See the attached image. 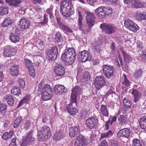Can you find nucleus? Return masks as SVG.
<instances>
[{
  "mask_svg": "<svg viewBox=\"0 0 146 146\" xmlns=\"http://www.w3.org/2000/svg\"><path fill=\"white\" fill-rule=\"evenodd\" d=\"M78 24L79 30L84 33L89 32L90 31V29L93 26L95 23V17L94 14L89 11H86V23L88 27V29H86L84 28V26L82 23L83 17L81 11L78 10Z\"/></svg>",
  "mask_w": 146,
  "mask_h": 146,
  "instance_id": "obj_1",
  "label": "nucleus"
},
{
  "mask_svg": "<svg viewBox=\"0 0 146 146\" xmlns=\"http://www.w3.org/2000/svg\"><path fill=\"white\" fill-rule=\"evenodd\" d=\"M60 4V11L63 16L67 18L73 14L74 9L71 0H62Z\"/></svg>",
  "mask_w": 146,
  "mask_h": 146,
  "instance_id": "obj_2",
  "label": "nucleus"
},
{
  "mask_svg": "<svg viewBox=\"0 0 146 146\" xmlns=\"http://www.w3.org/2000/svg\"><path fill=\"white\" fill-rule=\"evenodd\" d=\"M112 8L108 6H100L95 10L96 15L102 19L106 18L112 14Z\"/></svg>",
  "mask_w": 146,
  "mask_h": 146,
  "instance_id": "obj_3",
  "label": "nucleus"
},
{
  "mask_svg": "<svg viewBox=\"0 0 146 146\" xmlns=\"http://www.w3.org/2000/svg\"><path fill=\"white\" fill-rule=\"evenodd\" d=\"M35 140L34 131H30L27 132L25 136L23 137L21 146H27L33 143Z\"/></svg>",
  "mask_w": 146,
  "mask_h": 146,
  "instance_id": "obj_4",
  "label": "nucleus"
},
{
  "mask_svg": "<svg viewBox=\"0 0 146 146\" xmlns=\"http://www.w3.org/2000/svg\"><path fill=\"white\" fill-rule=\"evenodd\" d=\"M100 27L103 32L107 34L111 35L115 33L117 30V27L114 25L103 23L101 24Z\"/></svg>",
  "mask_w": 146,
  "mask_h": 146,
  "instance_id": "obj_5",
  "label": "nucleus"
},
{
  "mask_svg": "<svg viewBox=\"0 0 146 146\" xmlns=\"http://www.w3.org/2000/svg\"><path fill=\"white\" fill-rule=\"evenodd\" d=\"M102 70L100 71L108 79H110L113 74V67L108 64H104L102 66Z\"/></svg>",
  "mask_w": 146,
  "mask_h": 146,
  "instance_id": "obj_6",
  "label": "nucleus"
},
{
  "mask_svg": "<svg viewBox=\"0 0 146 146\" xmlns=\"http://www.w3.org/2000/svg\"><path fill=\"white\" fill-rule=\"evenodd\" d=\"M46 58L49 60H55L58 54V49L56 46H53L46 51Z\"/></svg>",
  "mask_w": 146,
  "mask_h": 146,
  "instance_id": "obj_7",
  "label": "nucleus"
},
{
  "mask_svg": "<svg viewBox=\"0 0 146 146\" xmlns=\"http://www.w3.org/2000/svg\"><path fill=\"white\" fill-rule=\"evenodd\" d=\"M12 28L13 30L11 33L10 39L12 42L16 43L18 42L20 40L19 31L15 25L13 26Z\"/></svg>",
  "mask_w": 146,
  "mask_h": 146,
  "instance_id": "obj_8",
  "label": "nucleus"
},
{
  "mask_svg": "<svg viewBox=\"0 0 146 146\" xmlns=\"http://www.w3.org/2000/svg\"><path fill=\"white\" fill-rule=\"evenodd\" d=\"M82 93V89L80 86H76L74 87L72 91L70 99L72 100L75 101L77 100V98Z\"/></svg>",
  "mask_w": 146,
  "mask_h": 146,
  "instance_id": "obj_9",
  "label": "nucleus"
},
{
  "mask_svg": "<svg viewBox=\"0 0 146 146\" xmlns=\"http://www.w3.org/2000/svg\"><path fill=\"white\" fill-rule=\"evenodd\" d=\"M78 57L80 58L83 62L87 61H90L92 59L90 53L86 50L79 52L77 54Z\"/></svg>",
  "mask_w": 146,
  "mask_h": 146,
  "instance_id": "obj_10",
  "label": "nucleus"
},
{
  "mask_svg": "<svg viewBox=\"0 0 146 146\" xmlns=\"http://www.w3.org/2000/svg\"><path fill=\"white\" fill-rule=\"evenodd\" d=\"M105 79L104 77L102 75L98 76L96 78L94 84L98 90L101 89L105 85L106 82Z\"/></svg>",
  "mask_w": 146,
  "mask_h": 146,
  "instance_id": "obj_11",
  "label": "nucleus"
},
{
  "mask_svg": "<svg viewBox=\"0 0 146 146\" xmlns=\"http://www.w3.org/2000/svg\"><path fill=\"white\" fill-rule=\"evenodd\" d=\"M124 25L127 28L133 32H136L139 29L137 25L129 19L125 21Z\"/></svg>",
  "mask_w": 146,
  "mask_h": 146,
  "instance_id": "obj_12",
  "label": "nucleus"
},
{
  "mask_svg": "<svg viewBox=\"0 0 146 146\" xmlns=\"http://www.w3.org/2000/svg\"><path fill=\"white\" fill-rule=\"evenodd\" d=\"M131 131L130 129L127 128L119 130L117 133V136L119 138H129L131 136Z\"/></svg>",
  "mask_w": 146,
  "mask_h": 146,
  "instance_id": "obj_13",
  "label": "nucleus"
},
{
  "mask_svg": "<svg viewBox=\"0 0 146 146\" xmlns=\"http://www.w3.org/2000/svg\"><path fill=\"white\" fill-rule=\"evenodd\" d=\"M54 71L56 76H62L65 73V69L62 65L59 63H55Z\"/></svg>",
  "mask_w": 146,
  "mask_h": 146,
  "instance_id": "obj_14",
  "label": "nucleus"
},
{
  "mask_svg": "<svg viewBox=\"0 0 146 146\" xmlns=\"http://www.w3.org/2000/svg\"><path fill=\"white\" fill-rule=\"evenodd\" d=\"M98 120L97 118L95 116L89 117L86 121V126L90 129L94 128L96 126Z\"/></svg>",
  "mask_w": 146,
  "mask_h": 146,
  "instance_id": "obj_15",
  "label": "nucleus"
},
{
  "mask_svg": "<svg viewBox=\"0 0 146 146\" xmlns=\"http://www.w3.org/2000/svg\"><path fill=\"white\" fill-rule=\"evenodd\" d=\"M57 23L59 28L66 34L72 33L73 31L68 26L63 24L61 22V19L59 18H57Z\"/></svg>",
  "mask_w": 146,
  "mask_h": 146,
  "instance_id": "obj_16",
  "label": "nucleus"
},
{
  "mask_svg": "<svg viewBox=\"0 0 146 146\" xmlns=\"http://www.w3.org/2000/svg\"><path fill=\"white\" fill-rule=\"evenodd\" d=\"M61 57L62 60H64L67 65H72L74 63V62L71 61L72 58L69 54L67 52L66 50H64L62 55Z\"/></svg>",
  "mask_w": 146,
  "mask_h": 146,
  "instance_id": "obj_17",
  "label": "nucleus"
},
{
  "mask_svg": "<svg viewBox=\"0 0 146 146\" xmlns=\"http://www.w3.org/2000/svg\"><path fill=\"white\" fill-rule=\"evenodd\" d=\"M55 94L58 96L62 95L67 92V89L63 85L58 84L54 88Z\"/></svg>",
  "mask_w": 146,
  "mask_h": 146,
  "instance_id": "obj_18",
  "label": "nucleus"
},
{
  "mask_svg": "<svg viewBox=\"0 0 146 146\" xmlns=\"http://www.w3.org/2000/svg\"><path fill=\"white\" fill-rule=\"evenodd\" d=\"M19 25L21 30H24L28 29L31 25L30 21L25 18H22L20 20Z\"/></svg>",
  "mask_w": 146,
  "mask_h": 146,
  "instance_id": "obj_19",
  "label": "nucleus"
},
{
  "mask_svg": "<svg viewBox=\"0 0 146 146\" xmlns=\"http://www.w3.org/2000/svg\"><path fill=\"white\" fill-rule=\"evenodd\" d=\"M87 144V142L84 137L81 135H80L77 137L74 143L75 146H83Z\"/></svg>",
  "mask_w": 146,
  "mask_h": 146,
  "instance_id": "obj_20",
  "label": "nucleus"
},
{
  "mask_svg": "<svg viewBox=\"0 0 146 146\" xmlns=\"http://www.w3.org/2000/svg\"><path fill=\"white\" fill-rule=\"evenodd\" d=\"M80 127L78 125L72 127L70 129L69 133V135L71 137H75L80 132Z\"/></svg>",
  "mask_w": 146,
  "mask_h": 146,
  "instance_id": "obj_21",
  "label": "nucleus"
},
{
  "mask_svg": "<svg viewBox=\"0 0 146 146\" xmlns=\"http://www.w3.org/2000/svg\"><path fill=\"white\" fill-rule=\"evenodd\" d=\"M54 42L57 44H60L58 45L59 46H62V43L63 42V37L60 33L59 31H57L55 34L54 38Z\"/></svg>",
  "mask_w": 146,
  "mask_h": 146,
  "instance_id": "obj_22",
  "label": "nucleus"
},
{
  "mask_svg": "<svg viewBox=\"0 0 146 146\" xmlns=\"http://www.w3.org/2000/svg\"><path fill=\"white\" fill-rule=\"evenodd\" d=\"M141 116L139 119L140 126L141 129L146 130V113L141 114Z\"/></svg>",
  "mask_w": 146,
  "mask_h": 146,
  "instance_id": "obj_23",
  "label": "nucleus"
},
{
  "mask_svg": "<svg viewBox=\"0 0 146 146\" xmlns=\"http://www.w3.org/2000/svg\"><path fill=\"white\" fill-rule=\"evenodd\" d=\"M50 136L44 133L38 131V140L40 142L45 141L50 138Z\"/></svg>",
  "mask_w": 146,
  "mask_h": 146,
  "instance_id": "obj_24",
  "label": "nucleus"
},
{
  "mask_svg": "<svg viewBox=\"0 0 146 146\" xmlns=\"http://www.w3.org/2000/svg\"><path fill=\"white\" fill-rule=\"evenodd\" d=\"M131 90H132L131 93L134 98L133 101L135 102L136 103L141 98V94L136 89H132Z\"/></svg>",
  "mask_w": 146,
  "mask_h": 146,
  "instance_id": "obj_25",
  "label": "nucleus"
},
{
  "mask_svg": "<svg viewBox=\"0 0 146 146\" xmlns=\"http://www.w3.org/2000/svg\"><path fill=\"white\" fill-rule=\"evenodd\" d=\"M66 50L67 52L69 54L72 58L71 59V61L72 62H74L76 59V52L75 50L72 48H66L65 49Z\"/></svg>",
  "mask_w": 146,
  "mask_h": 146,
  "instance_id": "obj_26",
  "label": "nucleus"
},
{
  "mask_svg": "<svg viewBox=\"0 0 146 146\" xmlns=\"http://www.w3.org/2000/svg\"><path fill=\"white\" fill-rule=\"evenodd\" d=\"M52 95V93L43 92L41 93L42 99L43 101H45L50 99Z\"/></svg>",
  "mask_w": 146,
  "mask_h": 146,
  "instance_id": "obj_27",
  "label": "nucleus"
},
{
  "mask_svg": "<svg viewBox=\"0 0 146 146\" xmlns=\"http://www.w3.org/2000/svg\"><path fill=\"white\" fill-rule=\"evenodd\" d=\"M19 67L17 65H15L10 69V72L13 76H17L19 74Z\"/></svg>",
  "mask_w": 146,
  "mask_h": 146,
  "instance_id": "obj_28",
  "label": "nucleus"
},
{
  "mask_svg": "<svg viewBox=\"0 0 146 146\" xmlns=\"http://www.w3.org/2000/svg\"><path fill=\"white\" fill-rule=\"evenodd\" d=\"M100 111L104 116L108 117L109 113L107 106L103 104L101 105Z\"/></svg>",
  "mask_w": 146,
  "mask_h": 146,
  "instance_id": "obj_29",
  "label": "nucleus"
},
{
  "mask_svg": "<svg viewBox=\"0 0 146 146\" xmlns=\"http://www.w3.org/2000/svg\"><path fill=\"white\" fill-rule=\"evenodd\" d=\"M38 131L42 133H44L48 135H50V128L46 126H45L41 127L40 130H38Z\"/></svg>",
  "mask_w": 146,
  "mask_h": 146,
  "instance_id": "obj_30",
  "label": "nucleus"
},
{
  "mask_svg": "<svg viewBox=\"0 0 146 146\" xmlns=\"http://www.w3.org/2000/svg\"><path fill=\"white\" fill-rule=\"evenodd\" d=\"M124 76V80L122 82V89L126 88L130 86V82L127 79L126 75L123 74Z\"/></svg>",
  "mask_w": 146,
  "mask_h": 146,
  "instance_id": "obj_31",
  "label": "nucleus"
},
{
  "mask_svg": "<svg viewBox=\"0 0 146 146\" xmlns=\"http://www.w3.org/2000/svg\"><path fill=\"white\" fill-rule=\"evenodd\" d=\"M143 72V71L141 70H137L134 73L133 77L135 79L138 80L142 76Z\"/></svg>",
  "mask_w": 146,
  "mask_h": 146,
  "instance_id": "obj_32",
  "label": "nucleus"
},
{
  "mask_svg": "<svg viewBox=\"0 0 146 146\" xmlns=\"http://www.w3.org/2000/svg\"><path fill=\"white\" fill-rule=\"evenodd\" d=\"M71 103L69 104L66 107L67 110L68 111H69V110H72L74 108H76L77 107V100L75 101H74L72 100V99H70Z\"/></svg>",
  "mask_w": 146,
  "mask_h": 146,
  "instance_id": "obj_33",
  "label": "nucleus"
},
{
  "mask_svg": "<svg viewBox=\"0 0 146 146\" xmlns=\"http://www.w3.org/2000/svg\"><path fill=\"white\" fill-rule=\"evenodd\" d=\"M123 103L124 108L126 109H129L132 106L131 102L127 100L126 98H124L123 101Z\"/></svg>",
  "mask_w": 146,
  "mask_h": 146,
  "instance_id": "obj_34",
  "label": "nucleus"
},
{
  "mask_svg": "<svg viewBox=\"0 0 146 146\" xmlns=\"http://www.w3.org/2000/svg\"><path fill=\"white\" fill-rule=\"evenodd\" d=\"M8 7L2 5L0 7V15H3L7 14L9 11Z\"/></svg>",
  "mask_w": 146,
  "mask_h": 146,
  "instance_id": "obj_35",
  "label": "nucleus"
},
{
  "mask_svg": "<svg viewBox=\"0 0 146 146\" xmlns=\"http://www.w3.org/2000/svg\"><path fill=\"white\" fill-rule=\"evenodd\" d=\"M113 135V133L111 130H109L108 131L102 133L101 134L100 139L105 138L107 137H110L112 136Z\"/></svg>",
  "mask_w": 146,
  "mask_h": 146,
  "instance_id": "obj_36",
  "label": "nucleus"
},
{
  "mask_svg": "<svg viewBox=\"0 0 146 146\" xmlns=\"http://www.w3.org/2000/svg\"><path fill=\"white\" fill-rule=\"evenodd\" d=\"M121 51L123 54L124 60L125 61H131L133 58L124 51L123 49H121Z\"/></svg>",
  "mask_w": 146,
  "mask_h": 146,
  "instance_id": "obj_37",
  "label": "nucleus"
},
{
  "mask_svg": "<svg viewBox=\"0 0 146 146\" xmlns=\"http://www.w3.org/2000/svg\"><path fill=\"white\" fill-rule=\"evenodd\" d=\"M11 92L12 94L14 95L18 96L21 93L20 90L19 88L16 87L15 86L11 90Z\"/></svg>",
  "mask_w": 146,
  "mask_h": 146,
  "instance_id": "obj_38",
  "label": "nucleus"
},
{
  "mask_svg": "<svg viewBox=\"0 0 146 146\" xmlns=\"http://www.w3.org/2000/svg\"><path fill=\"white\" fill-rule=\"evenodd\" d=\"M42 92H46L50 93H52L50 86L47 84L44 85L43 90L42 91Z\"/></svg>",
  "mask_w": 146,
  "mask_h": 146,
  "instance_id": "obj_39",
  "label": "nucleus"
},
{
  "mask_svg": "<svg viewBox=\"0 0 146 146\" xmlns=\"http://www.w3.org/2000/svg\"><path fill=\"white\" fill-rule=\"evenodd\" d=\"M131 3L135 8H140L143 6L142 4L136 0H132Z\"/></svg>",
  "mask_w": 146,
  "mask_h": 146,
  "instance_id": "obj_40",
  "label": "nucleus"
},
{
  "mask_svg": "<svg viewBox=\"0 0 146 146\" xmlns=\"http://www.w3.org/2000/svg\"><path fill=\"white\" fill-rule=\"evenodd\" d=\"M43 19L42 20V21L40 22L39 23L41 24L42 25H44L45 24L47 23L48 21V15L46 13H45L43 17Z\"/></svg>",
  "mask_w": 146,
  "mask_h": 146,
  "instance_id": "obj_41",
  "label": "nucleus"
},
{
  "mask_svg": "<svg viewBox=\"0 0 146 146\" xmlns=\"http://www.w3.org/2000/svg\"><path fill=\"white\" fill-rule=\"evenodd\" d=\"M21 2V0H10V5L14 6H18Z\"/></svg>",
  "mask_w": 146,
  "mask_h": 146,
  "instance_id": "obj_42",
  "label": "nucleus"
},
{
  "mask_svg": "<svg viewBox=\"0 0 146 146\" xmlns=\"http://www.w3.org/2000/svg\"><path fill=\"white\" fill-rule=\"evenodd\" d=\"M135 16L136 19L139 21L143 20V13H140L138 11L135 14Z\"/></svg>",
  "mask_w": 146,
  "mask_h": 146,
  "instance_id": "obj_43",
  "label": "nucleus"
},
{
  "mask_svg": "<svg viewBox=\"0 0 146 146\" xmlns=\"http://www.w3.org/2000/svg\"><path fill=\"white\" fill-rule=\"evenodd\" d=\"M118 121L121 125L124 124L126 122V118L123 115H121L118 119Z\"/></svg>",
  "mask_w": 146,
  "mask_h": 146,
  "instance_id": "obj_44",
  "label": "nucleus"
},
{
  "mask_svg": "<svg viewBox=\"0 0 146 146\" xmlns=\"http://www.w3.org/2000/svg\"><path fill=\"white\" fill-rule=\"evenodd\" d=\"M24 61L25 66L27 68L33 66V63L29 59L27 58H25L24 59Z\"/></svg>",
  "mask_w": 146,
  "mask_h": 146,
  "instance_id": "obj_45",
  "label": "nucleus"
},
{
  "mask_svg": "<svg viewBox=\"0 0 146 146\" xmlns=\"http://www.w3.org/2000/svg\"><path fill=\"white\" fill-rule=\"evenodd\" d=\"M18 84L22 88H23L25 86V81L23 79H19L18 80Z\"/></svg>",
  "mask_w": 146,
  "mask_h": 146,
  "instance_id": "obj_46",
  "label": "nucleus"
},
{
  "mask_svg": "<svg viewBox=\"0 0 146 146\" xmlns=\"http://www.w3.org/2000/svg\"><path fill=\"white\" fill-rule=\"evenodd\" d=\"M132 146H142L140 140L137 139H135L132 141Z\"/></svg>",
  "mask_w": 146,
  "mask_h": 146,
  "instance_id": "obj_47",
  "label": "nucleus"
},
{
  "mask_svg": "<svg viewBox=\"0 0 146 146\" xmlns=\"http://www.w3.org/2000/svg\"><path fill=\"white\" fill-rule=\"evenodd\" d=\"M30 75L33 78L34 77L35 74V70L33 66L27 68Z\"/></svg>",
  "mask_w": 146,
  "mask_h": 146,
  "instance_id": "obj_48",
  "label": "nucleus"
},
{
  "mask_svg": "<svg viewBox=\"0 0 146 146\" xmlns=\"http://www.w3.org/2000/svg\"><path fill=\"white\" fill-rule=\"evenodd\" d=\"M65 135L62 132H60L58 133L57 134V135L56 137H54L56 139V140L59 141L60 139H63Z\"/></svg>",
  "mask_w": 146,
  "mask_h": 146,
  "instance_id": "obj_49",
  "label": "nucleus"
},
{
  "mask_svg": "<svg viewBox=\"0 0 146 146\" xmlns=\"http://www.w3.org/2000/svg\"><path fill=\"white\" fill-rule=\"evenodd\" d=\"M22 118L21 117L17 118L15 121L13 126L14 128H15L17 127L20 124L21 120Z\"/></svg>",
  "mask_w": 146,
  "mask_h": 146,
  "instance_id": "obj_50",
  "label": "nucleus"
},
{
  "mask_svg": "<svg viewBox=\"0 0 146 146\" xmlns=\"http://www.w3.org/2000/svg\"><path fill=\"white\" fill-rule=\"evenodd\" d=\"M1 26L3 27H7L9 25V18L5 19L2 23Z\"/></svg>",
  "mask_w": 146,
  "mask_h": 146,
  "instance_id": "obj_51",
  "label": "nucleus"
},
{
  "mask_svg": "<svg viewBox=\"0 0 146 146\" xmlns=\"http://www.w3.org/2000/svg\"><path fill=\"white\" fill-rule=\"evenodd\" d=\"M46 12L49 15L50 19H53L54 17L53 12L52 8H49L46 10Z\"/></svg>",
  "mask_w": 146,
  "mask_h": 146,
  "instance_id": "obj_52",
  "label": "nucleus"
},
{
  "mask_svg": "<svg viewBox=\"0 0 146 146\" xmlns=\"http://www.w3.org/2000/svg\"><path fill=\"white\" fill-rule=\"evenodd\" d=\"M68 111L71 115H74L78 112V110L76 109V108L74 107L73 109L69 110V111Z\"/></svg>",
  "mask_w": 146,
  "mask_h": 146,
  "instance_id": "obj_53",
  "label": "nucleus"
},
{
  "mask_svg": "<svg viewBox=\"0 0 146 146\" xmlns=\"http://www.w3.org/2000/svg\"><path fill=\"white\" fill-rule=\"evenodd\" d=\"M7 110V106L2 103H0V112H2L3 111H5Z\"/></svg>",
  "mask_w": 146,
  "mask_h": 146,
  "instance_id": "obj_54",
  "label": "nucleus"
},
{
  "mask_svg": "<svg viewBox=\"0 0 146 146\" xmlns=\"http://www.w3.org/2000/svg\"><path fill=\"white\" fill-rule=\"evenodd\" d=\"M3 54L5 57H8L9 56V48L8 47L5 48L4 50Z\"/></svg>",
  "mask_w": 146,
  "mask_h": 146,
  "instance_id": "obj_55",
  "label": "nucleus"
},
{
  "mask_svg": "<svg viewBox=\"0 0 146 146\" xmlns=\"http://www.w3.org/2000/svg\"><path fill=\"white\" fill-rule=\"evenodd\" d=\"M83 76L84 78L87 80H90L91 78L90 73L87 72H86L84 73Z\"/></svg>",
  "mask_w": 146,
  "mask_h": 146,
  "instance_id": "obj_56",
  "label": "nucleus"
},
{
  "mask_svg": "<svg viewBox=\"0 0 146 146\" xmlns=\"http://www.w3.org/2000/svg\"><path fill=\"white\" fill-rule=\"evenodd\" d=\"M9 133L8 132L4 133L1 136V138L4 140H7L9 138Z\"/></svg>",
  "mask_w": 146,
  "mask_h": 146,
  "instance_id": "obj_57",
  "label": "nucleus"
},
{
  "mask_svg": "<svg viewBox=\"0 0 146 146\" xmlns=\"http://www.w3.org/2000/svg\"><path fill=\"white\" fill-rule=\"evenodd\" d=\"M141 56L143 60L146 62V50H143L142 51Z\"/></svg>",
  "mask_w": 146,
  "mask_h": 146,
  "instance_id": "obj_58",
  "label": "nucleus"
},
{
  "mask_svg": "<svg viewBox=\"0 0 146 146\" xmlns=\"http://www.w3.org/2000/svg\"><path fill=\"white\" fill-rule=\"evenodd\" d=\"M16 53V51L15 48L10 47V57L14 56Z\"/></svg>",
  "mask_w": 146,
  "mask_h": 146,
  "instance_id": "obj_59",
  "label": "nucleus"
},
{
  "mask_svg": "<svg viewBox=\"0 0 146 146\" xmlns=\"http://www.w3.org/2000/svg\"><path fill=\"white\" fill-rule=\"evenodd\" d=\"M107 2L109 3L112 4L113 5H117V2L118 0H105Z\"/></svg>",
  "mask_w": 146,
  "mask_h": 146,
  "instance_id": "obj_60",
  "label": "nucleus"
},
{
  "mask_svg": "<svg viewBox=\"0 0 146 146\" xmlns=\"http://www.w3.org/2000/svg\"><path fill=\"white\" fill-rule=\"evenodd\" d=\"M31 127V122L29 121H27L25 123L24 128L26 129H29Z\"/></svg>",
  "mask_w": 146,
  "mask_h": 146,
  "instance_id": "obj_61",
  "label": "nucleus"
},
{
  "mask_svg": "<svg viewBox=\"0 0 146 146\" xmlns=\"http://www.w3.org/2000/svg\"><path fill=\"white\" fill-rule=\"evenodd\" d=\"M139 108L138 106H133L132 108V111L133 112L137 113L138 112Z\"/></svg>",
  "mask_w": 146,
  "mask_h": 146,
  "instance_id": "obj_62",
  "label": "nucleus"
},
{
  "mask_svg": "<svg viewBox=\"0 0 146 146\" xmlns=\"http://www.w3.org/2000/svg\"><path fill=\"white\" fill-rule=\"evenodd\" d=\"M137 48L141 49L144 48V45L142 42L138 41L137 42Z\"/></svg>",
  "mask_w": 146,
  "mask_h": 146,
  "instance_id": "obj_63",
  "label": "nucleus"
},
{
  "mask_svg": "<svg viewBox=\"0 0 146 146\" xmlns=\"http://www.w3.org/2000/svg\"><path fill=\"white\" fill-rule=\"evenodd\" d=\"M99 146H108V143L106 140L102 141Z\"/></svg>",
  "mask_w": 146,
  "mask_h": 146,
  "instance_id": "obj_64",
  "label": "nucleus"
}]
</instances>
